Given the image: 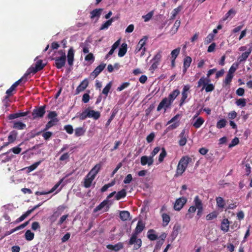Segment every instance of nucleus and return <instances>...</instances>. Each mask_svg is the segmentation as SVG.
Here are the masks:
<instances>
[{"label": "nucleus", "mask_w": 252, "mask_h": 252, "mask_svg": "<svg viewBox=\"0 0 252 252\" xmlns=\"http://www.w3.org/2000/svg\"><path fill=\"white\" fill-rule=\"evenodd\" d=\"M64 129L66 131V132L69 134H71L73 133L74 129L73 128V126L70 125H67L64 126Z\"/></svg>", "instance_id": "55"}, {"label": "nucleus", "mask_w": 252, "mask_h": 252, "mask_svg": "<svg viewBox=\"0 0 252 252\" xmlns=\"http://www.w3.org/2000/svg\"><path fill=\"white\" fill-rule=\"evenodd\" d=\"M211 82V79L210 78H207L206 77H202L197 82V88H200L202 86H203L202 90L204 89V88L207 85L208 83Z\"/></svg>", "instance_id": "21"}, {"label": "nucleus", "mask_w": 252, "mask_h": 252, "mask_svg": "<svg viewBox=\"0 0 252 252\" xmlns=\"http://www.w3.org/2000/svg\"><path fill=\"white\" fill-rule=\"evenodd\" d=\"M145 227V223L141 220L138 221L136 226L134 229V232L132 233L127 244L129 246H133V250H137L142 246V240L140 238H138V235L142 232Z\"/></svg>", "instance_id": "1"}, {"label": "nucleus", "mask_w": 252, "mask_h": 252, "mask_svg": "<svg viewBox=\"0 0 252 252\" xmlns=\"http://www.w3.org/2000/svg\"><path fill=\"white\" fill-rule=\"evenodd\" d=\"M89 81L87 79L83 80L80 85L77 87L75 94H78L80 92L84 91L88 86Z\"/></svg>", "instance_id": "11"}, {"label": "nucleus", "mask_w": 252, "mask_h": 252, "mask_svg": "<svg viewBox=\"0 0 252 252\" xmlns=\"http://www.w3.org/2000/svg\"><path fill=\"white\" fill-rule=\"evenodd\" d=\"M15 90L14 89H11V87L9 89H8L6 92V95L4 96L3 99V102H4V103H7L9 97L13 95V92Z\"/></svg>", "instance_id": "39"}, {"label": "nucleus", "mask_w": 252, "mask_h": 252, "mask_svg": "<svg viewBox=\"0 0 252 252\" xmlns=\"http://www.w3.org/2000/svg\"><path fill=\"white\" fill-rule=\"evenodd\" d=\"M148 38V37L147 36H144L139 40L138 43L136 45V49L134 51L135 54L138 53L139 51L142 50L141 56L144 55L146 51V48L144 46L146 44V42Z\"/></svg>", "instance_id": "3"}, {"label": "nucleus", "mask_w": 252, "mask_h": 252, "mask_svg": "<svg viewBox=\"0 0 252 252\" xmlns=\"http://www.w3.org/2000/svg\"><path fill=\"white\" fill-rule=\"evenodd\" d=\"M171 104L172 102L170 101L168 98H167V97H165L161 101V102L158 105L157 108V111H159L162 108L164 109V110H166V108L169 107Z\"/></svg>", "instance_id": "10"}, {"label": "nucleus", "mask_w": 252, "mask_h": 252, "mask_svg": "<svg viewBox=\"0 0 252 252\" xmlns=\"http://www.w3.org/2000/svg\"><path fill=\"white\" fill-rule=\"evenodd\" d=\"M147 237L151 241H154L158 238V236L155 233L154 229H150L147 232Z\"/></svg>", "instance_id": "30"}, {"label": "nucleus", "mask_w": 252, "mask_h": 252, "mask_svg": "<svg viewBox=\"0 0 252 252\" xmlns=\"http://www.w3.org/2000/svg\"><path fill=\"white\" fill-rule=\"evenodd\" d=\"M112 87V82H110L103 89L102 93L104 94L106 97L108 95V93Z\"/></svg>", "instance_id": "46"}, {"label": "nucleus", "mask_w": 252, "mask_h": 252, "mask_svg": "<svg viewBox=\"0 0 252 252\" xmlns=\"http://www.w3.org/2000/svg\"><path fill=\"white\" fill-rule=\"evenodd\" d=\"M103 9L102 8H98V9H95L92 10L90 12V18L91 19H93L94 18L96 17L98 19L101 15V12L102 11Z\"/></svg>", "instance_id": "22"}, {"label": "nucleus", "mask_w": 252, "mask_h": 252, "mask_svg": "<svg viewBox=\"0 0 252 252\" xmlns=\"http://www.w3.org/2000/svg\"><path fill=\"white\" fill-rule=\"evenodd\" d=\"M29 111H26L25 112H18L10 114L8 118L9 120H13L14 119L27 116L29 114Z\"/></svg>", "instance_id": "23"}, {"label": "nucleus", "mask_w": 252, "mask_h": 252, "mask_svg": "<svg viewBox=\"0 0 252 252\" xmlns=\"http://www.w3.org/2000/svg\"><path fill=\"white\" fill-rule=\"evenodd\" d=\"M181 21L180 20H177L171 29V32L173 34H175L178 31V30L180 26Z\"/></svg>", "instance_id": "42"}, {"label": "nucleus", "mask_w": 252, "mask_h": 252, "mask_svg": "<svg viewBox=\"0 0 252 252\" xmlns=\"http://www.w3.org/2000/svg\"><path fill=\"white\" fill-rule=\"evenodd\" d=\"M182 7L181 6H178V7L174 9L172 12V15L170 18V20H173L175 18L177 15L179 13V12L181 10Z\"/></svg>", "instance_id": "47"}, {"label": "nucleus", "mask_w": 252, "mask_h": 252, "mask_svg": "<svg viewBox=\"0 0 252 252\" xmlns=\"http://www.w3.org/2000/svg\"><path fill=\"white\" fill-rule=\"evenodd\" d=\"M235 103L238 106L244 107L246 105V99L244 98H239L236 100Z\"/></svg>", "instance_id": "44"}, {"label": "nucleus", "mask_w": 252, "mask_h": 252, "mask_svg": "<svg viewBox=\"0 0 252 252\" xmlns=\"http://www.w3.org/2000/svg\"><path fill=\"white\" fill-rule=\"evenodd\" d=\"M196 207L194 205L190 206L188 210V213L186 214V216L188 217L189 216V218H192V216H191L189 213H194L196 211Z\"/></svg>", "instance_id": "59"}, {"label": "nucleus", "mask_w": 252, "mask_h": 252, "mask_svg": "<svg viewBox=\"0 0 252 252\" xmlns=\"http://www.w3.org/2000/svg\"><path fill=\"white\" fill-rule=\"evenodd\" d=\"M180 50L181 48L180 47H178L172 50L171 53V58L176 59L180 52Z\"/></svg>", "instance_id": "50"}, {"label": "nucleus", "mask_w": 252, "mask_h": 252, "mask_svg": "<svg viewBox=\"0 0 252 252\" xmlns=\"http://www.w3.org/2000/svg\"><path fill=\"white\" fill-rule=\"evenodd\" d=\"M190 86L189 85H185L182 92V97L180 99V105L182 106L185 102L186 99L188 96V92L190 89Z\"/></svg>", "instance_id": "9"}, {"label": "nucleus", "mask_w": 252, "mask_h": 252, "mask_svg": "<svg viewBox=\"0 0 252 252\" xmlns=\"http://www.w3.org/2000/svg\"><path fill=\"white\" fill-rule=\"evenodd\" d=\"M192 59L189 56L186 57L184 59L183 72L185 73L189 67Z\"/></svg>", "instance_id": "24"}, {"label": "nucleus", "mask_w": 252, "mask_h": 252, "mask_svg": "<svg viewBox=\"0 0 252 252\" xmlns=\"http://www.w3.org/2000/svg\"><path fill=\"white\" fill-rule=\"evenodd\" d=\"M214 37H215L213 33H209L205 38V44L207 45L210 43L214 40Z\"/></svg>", "instance_id": "49"}, {"label": "nucleus", "mask_w": 252, "mask_h": 252, "mask_svg": "<svg viewBox=\"0 0 252 252\" xmlns=\"http://www.w3.org/2000/svg\"><path fill=\"white\" fill-rule=\"evenodd\" d=\"M65 208V207L64 206H60L58 208V211H56L54 212V215L58 217L62 214V211H63Z\"/></svg>", "instance_id": "60"}, {"label": "nucleus", "mask_w": 252, "mask_h": 252, "mask_svg": "<svg viewBox=\"0 0 252 252\" xmlns=\"http://www.w3.org/2000/svg\"><path fill=\"white\" fill-rule=\"evenodd\" d=\"M189 132L185 128L183 129L179 135L180 140L178 143L180 146H184L187 142V138L189 136Z\"/></svg>", "instance_id": "4"}, {"label": "nucleus", "mask_w": 252, "mask_h": 252, "mask_svg": "<svg viewBox=\"0 0 252 252\" xmlns=\"http://www.w3.org/2000/svg\"><path fill=\"white\" fill-rule=\"evenodd\" d=\"M161 53H162V52L161 51H159L156 54V55H155V56L154 57V58L153 59V61H154L155 62L159 63V62L161 61V57H162Z\"/></svg>", "instance_id": "52"}, {"label": "nucleus", "mask_w": 252, "mask_h": 252, "mask_svg": "<svg viewBox=\"0 0 252 252\" xmlns=\"http://www.w3.org/2000/svg\"><path fill=\"white\" fill-rule=\"evenodd\" d=\"M75 51L73 47H70L67 52V60L68 64L69 66H71L73 64L74 57Z\"/></svg>", "instance_id": "12"}, {"label": "nucleus", "mask_w": 252, "mask_h": 252, "mask_svg": "<svg viewBox=\"0 0 252 252\" xmlns=\"http://www.w3.org/2000/svg\"><path fill=\"white\" fill-rule=\"evenodd\" d=\"M217 205L219 208L223 209L225 206V201L221 197H217L216 198Z\"/></svg>", "instance_id": "36"}, {"label": "nucleus", "mask_w": 252, "mask_h": 252, "mask_svg": "<svg viewBox=\"0 0 252 252\" xmlns=\"http://www.w3.org/2000/svg\"><path fill=\"white\" fill-rule=\"evenodd\" d=\"M32 73V66L30 67L27 70L26 73L18 81L15 82L10 87L11 89H14V90L17 88V87L22 82H26L28 76Z\"/></svg>", "instance_id": "5"}, {"label": "nucleus", "mask_w": 252, "mask_h": 252, "mask_svg": "<svg viewBox=\"0 0 252 252\" xmlns=\"http://www.w3.org/2000/svg\"><path fill=\"white\" fill-rule=\"evenodd\" d=\"M85 60L86 61L91 62V63H93L94 60V57L92 53H89L86 56Z\"/></svg>", "instance_id": "63"}, {"label": "nucleus", "mask_w": 252, "mask_h": 252, "mask_svg": "<svg viewBox=\"0 0 252 252\" xmlns=\"http://www.w3.org/2000/svg\"><path fill=\"white\" fill-rule=\"evenodd\" d=\"M153 11H150L146 15L143 16L142 17L144 19V22H146L149 21L153 17Z\"/></svg>", "instance_id": "57"}, {"label": "nucleus", "mask_w": 252, "mask_h": 252, "mask_svg": "<svg viewBox=\"0 0 252 252\" xmlns=\"http://www.w3.org/2000/svg\"><path fill=\"white\" fill-rule=\"evenodd\" d=\"M193 202L194 204V206L196 207L197 209L202 208L203 207V203L202 200L199 198V196L196 195L194 199Z\"/></svg>", "instance_id": "37"}, {"label": "nucleus", "mask_w": 252, "mask_h": 252, "mask_svg": "<svg viewBox=\"0 0 252 252\" xmlns=\"http://www.w3.org/2000/svg\"><path fill=\"white\" fill-rule=\"evenodd\" d=\"M192 161V158L188 156L182 157L180 159L177 165L175 177H178L182 175L186 171L188 164Z\"/></svg>", "instance_id": "2"}, {"label": "nucleus", "mask_w": 252, "mask_h": 252, "mask_svg": "<svg viewBox=\"0 0 252 252\" xmlns=\"http://www.w3.org/2000/svg\"><path fill=\"white\" fill-rule=\"evenodd\" d=\"M58 121V119L55 118L49 121L46 125L44 131H46L49 129L52 126L56 125V123Z\"/></svg>", "instance_id": "41"}, {"label": "nucleus", "mask_w": 252, "mask_h": 252, "mask_svg": "<svg viewBox=\"0 0 252 252\" xmlns=\"http://www.w3.org/2000/svg\"><path fill=\"white\" fill-rule=\"evenodd\" d=\"M204 89L205 90V92H211L214 90L215 89V86L211 83H208L207 85L205 86L204 88Z\"/></svg>", "instance_id": "54"}, {"label": "nucleus", "mask_w": 252, "mask_h": 252, "mask_svg": "<svg viewBox=\"0 0 252 252\" xmlns=\"http://www.w3.org/2000/svg\"><path fill=\"white\" fill-rule=\"evenodd\" d=\"M106 66V64L104 63H101L98 66H97L94 70L91 73V76L94 78L96 77L102 71Z\"/></svg>", "instance_id": "14"}, {"label": "nucleus", "mask_w": 252, "mask_h": 252, "mask_svg": "<svg viewBox=\"0 0 252 252\" xmlns=\"http://www.w3.org/2000/svg\"><path fill=\"white\" fill-rule=\"evenodd\" d=\"M249 57V52H244L242 54L241 56H240L237 59V62H236L239 64L241 63L245 62L248 58Z\"/></svg>", "instance_id": "33"}, {"label": "nucleus", "mask_w": 252, "mask_h": 252, "mask_svg": "<svg viewBox=\"0 0 252 252\" xmlns=\"http://www.w3.org/2000/svg\"><path fill=\"white\" fill-rule=\"evenodd\" d=\"M126 195V191L125 189H122L121 190L118 191L116 193L115 198L116 200H119L122 198H125Z\"/></svg>", "instance_id": "32"}, {"label": "nucleus", "mask_w": 252, "mask_h": 252, "mask_svg": "<svg viewBox=\"0 0 252 252\" xmlns=\"http://www.w3.org/2000/svg\"><path fill=\"white\" fill-rule=\"evenodd\" d=\"M108 203V200H104L102 202H101L98 206H97L94 210V212L96 213L101 209H102L104 207H106L105 211H107L109 209V207L108 205H107Z\"/></svg>", "instance_id": "19"}, {"label": "nucleus", "mask_w": 252, "mask_h": 252, "mask_svg": "<svg viewBox=\"0 0 252 252\" xmlns=\"http://www.w3.org/2000/svg\"><path fill=\"white\" fill-rule=\"evenodd\" d=\"M100 164H96L88 173L89 175H92V176H94L95 178L97 174L98 173L101 168Z\"/></svg>", "instance_id": "29"}, {"label": "nucleus", "mask_w": 252, "mask_h": 252, "mask_svg": "<svg viewBox=\"0 0 252 252\" xmlns=\"http://www.w3.org/2000/svg\"><path fill=\"white\" fill-rule=\"evenodd\" d=\"M130 217V213L127 211H122L120 213V218L123 221L127 220Z\"/></svg>", "instance_id": "34"}, {"label": "nucleus", "mask_w": 252, "mask_h": 252, "mask_svg": "<svg viewBox=\"0 0 252 252\" xmlns=\"http://www.w3.org/2000/svg\"><path fill=\"white\" fill-rule=\"evenodd\" d=\"M75 136L76 137H79L83 136L86 131V129L84 127H78L75 129Z\"/></svg>", "instance_id": "28"}, {"label": "nucleus", "mask_w": 252, "mask_h": 252, "mask_svg": "<svg viewBox=\"0 0 252 252\" xmlns=\"http://www.w3.org/2000/svg\"><path fill=\"white\" fill-rule=\"evenodd\" d=\"M239 65V64L237 63H233L229 68L228 73L231 75H233V74L238 68Z\"/></svg>", "instance_id": "51"}, {"label": "nucleus", "mask_w": 252, "mask_h": 252, "mask_svg": "<svg viewBox=\"0 0 252 252\" xmlns=\"http://www.w3.org/2000/svg\"><path fill=\"white\" fill-rule=\"evenodd\" d=\"M116 113H117L116 111H115L114 110H113L112 111V114H111L110 118H109V119L108 120L107 122H106V126H108L110 125V124L111 123L112 121L113 120V119L115 117Z\"/></svg>", "instance_id": "61"}, {"label": "nucleus", "mask_w": 252, "mask_h": 252, "mask_svg": "<svg viewBox=\"0 0 252 252\" xmlns=\"http://www.w3.org/2000/svg\"><path fill=\"white\" fill-rule=\"evenodd\" d=\"M229 221L227 219H223L221 223L220 228L224 232H226L229 230Z\"/></svg>", "instance_id": "25"}, {"label": "nucleus", "mask_w": 252, "mask_h": 252, "mask_svg": "<svg viewBox=\"0 0 252 252\" xmlns=\"http://www.w3.org/2000/svg\"><path fill=\"white\" fill-rule=\"evenodd\" d=\"M88 114L89 115V118H93L94 119L98 120L100 117V113L98 111H95L93 110H88Z\"/></svg>", "instance_id": "26"}, {"label": "nucleus", "mask_w": 252, "mask_h": 252, "mask_svg": "<svg viewBox=\"0 0 252 252\" xmlns=\"http://www.w3.org/2000/svg\"><path fill=\"white\" fill-rule=\"evenodd\" d=\"M94 177L92 175H89V174L86 175L84 178V186L86 188H89L91 187L93 180L94 179Z\"/></svg>", "instance_id": "18"}, {"label": "nucleus", "mask_w": 252, "mask_h": 252, "mask_svg": "<svg viewBox=\"0 0 252 252\" xmlns=\"http://www.w3.org/2000/svg\"><path fill=\"white\" fill-rule=\"evenodd\" d=\"M239 142V138L237 137H235L232 139L231 143L229 144L228 147L232 148L236 145H237Z\"/></svg>", "instance_id": "62"}, {"label": "nucleus", "mask_w": 252, "mask_h": 252, "mask_svg": "<svg viewBox=\"0 0 252 252\" xmlns=\"http://www.w3.org/2000/svg\"><path fill=\"white\" fill-rule=\"evenodd\" d=\"M127 45L126 43H123L119 50L118 56L123 57L126 54L127 51Z\"/></svg>", "instance_id": "27"}, {"label": "nucleus", "mask_w": 252, "mask_h": 252, "mask_svg": "<svg viewBox=\"0 0 252 252\" xmlns=\"http://www.w3.org/2000/svg\"><path fill=\"white\" fill-rule=\"evenodd\" d=\"M226 121L225 119H222L219 120L217 122L216 126L218 128L220 129L223 127H224L226 126Z\"/></svg>", "instance_id": "48"}, {"label": "nucleus", "mask_w": 252, "mask_h": 252, "mask_svg": "<svg viewBox=\"0 0 252 252\" xmlns=\"http://www.w3.org/2000/svg\"><path fill=\"white\" fill-rule=\"evenodd\" d=\"M204 122V120L201 117H199L193 124V126L196 128H198L203 125Z\"/></svg>", "instance_id": "38"}, {"label": "nucleus", "mask_w": 252, "mask_h": 252, "mask_svg": "<svg viewBox=\"0 0 252 252\" xmlns=\"http://www.w3.org/2000/svg\"><path fill=\"white\" fill-rule=\"evenodd\" d=\"M106 248L109 250H111L116 252H118L123 249L124 245L123 243L119 242L114 245L111 244L107 245L106 246Z\"/></svg>", "instance_id": "16"}, {"label": "nucleus", "mask_w": 252, "mask_h": 252, "mask_svg": "<svg viewBox=\"0 0 252 252\" xmlns=\"http://www.w3.org/2000/svg\"><path fill=\"white\" fill-rule=\"evenodd\" d=\"M140 162L142 165L148 164L150 166L153 164L154 159L151 156L147 157L146 156H144L141 158Z\"/></svg>", "instance_id": "17"}, {"label": "nucleus", "mask_w": 252, "mask_h": 252, "mask_svg": "<svg viewBox=\"0 0 252 252\" xmlns=\"http://www.w3.org/2000/svg\"><path fill=\"white\" fill-rule=\"evenodd\" d=\"M167 155V153L166 151V150L164 148H162L161 149V152L159 154V157H158V161L159 162H162L163 161L164 158Z\"/></svg>", "instance_id": "45"}, {"label": "nucleus", "mask_w": 252, "mask_h": 252, "mask_svg": "<svg viewBox=\"0 0 252 252\" xmlns=\"http://www.w3.org/2000/svg\"><path fill=\"white\" fill-rule=\"evenodd\" d=\"M54 60L55 66L58 69L62 68L65 64L66 58H63V57H56Z\"/></svg>", "instance_id": "13"}, {"label": "nucleus", "mask_w": 252, "mask_h": 252, "mask_svg": "<svg viewBox=\"0 0 252 252\" xmlns=\"http://www.w3.org/2000/svg\"><path fill=\"white\" fill-rule=\"evenodd\" d=\"M16 138L15 134L11 133L8 136V143H12L14 142Z\"/></svg>", "instance_id": "64"}, {"label": "nucleus", "mask_w": 252, "mask_h": 252, "mask_svg": "<svg viewBox=\"0 0 252 252\" xmlns=\"http://www.w3.org/2000/svg\"><path fill=\"white\" fill-rule=\"evenodd\" d=\"M45 106H42L39 108L35 107L32 111V118L33 119L39 117L42 118L45 113Z\"/></svg>", "instance_id": "7"}, {"label": "nucleus", "mask_w": 252, "mask_h": 252, "mask_svg": "<svg viewBox=\"0 0 252 252\" xmlns=\"http://www.w3.org/2000/svg\"><path fill=\"white\" fill-rule=\"evenodd\" d=\"M63 179L60 180L56 185L54 186V187L48 191H36L35 192V194L37 195H45L49 193H51L53 192L55 190H56L59 186L63 182Z\"/></svg>", "instance_id": "15"}, {"label": "nucleus", "mask_w": 252, "mask_h": 252, "mask_svg": "<svg viewBox=\"0 0 252 252\" xmlns=\"http://www.w3.org/2000/svg\"><path fill=\"white\" fill-rule=\"evenodd\" d=\"M217 217V214L216 212H212L209 214H208L206 217V219L207 220H212Z\"/></svg>", "instance_id": "56"}, {"label": "nucleus", "mask_w": 252, "mask_h": 252, "mask_svg": "<svg viewBox=\"0 0 252 252\" xmlns=\"http://www.w3.org/2000/svg\"><path fill=\"white\" fill-rule=\"evenodd\" d=\"M187 199L185 197H180L176 199L174 205V209L176 211H180L187 203Z\"/></svg>", "instance_id": "6"}, {"label": "nucleus", "mask_w": 252, "mask_h": 252, "mask_svg": "<svg viewBox=\"0 0 252 252\" xmlns=\"http://www.w3.org/2000/svg\"><path fill=\"white\" fill-rule=\"evenodd\" d=\"M233 77V75H231L230 74L227 73L226 75L225 79L223 81V83L226 85H228L232 81V79Z\"/></svg>", "instance_id": "53"}, {"label": "nucleus", "mask_w": 252, "mask_h": 252, "mask_svg": "<svg viewBox=\"0 0 252 252\" xmlns=\"http://www.w3.org/2000/svg\"><path fill=\"white\" fill-rule=\"evenodd\" d=\"M32 213V209L28 210L26 213L22 215L20 217L18 218L16 221V223L20 222L25 220Z\"/></svg>", "instance_id": "43"}, {"label": "nucleus", "mask_w": 252, "mask_h": 252, "mask_svg": "<svg viewBox=\"0 0 252 252\" xmlns=\"http://www.w3.org/2000/svg\"><path fill=\"white\" fill-rule=\"evenodd\" d=\"M163 225L166 226L170 220V217L169 215L166 213H163L161 215Z\"/></svg>", "instance_id": "40"}, {"label": "nucleus", "mask_w": 252, "mask_h": 252, "mask_svg": "<svg viewBox=\"0 0 252 252\" xmlns=\"http://www.w3.org/2000/svg\"><path fill=\"white\" fill-rule=\"evenodd\" d=\"M29 221L30 220L27 221L26 222H25L23 224H22L20 225L19 226L15 227V228L11 229L9 231H6L5 234H4V236H6L9 235L11 234L12 233H14V232H15L16 231H17V230H19L20 229L24 228L25 227H26L29 224Z\"/></svg>", "instance_id": "20"}, {"label": "nucleus", "mask_w": 252, "mask_h": 252, "mask_svg": "<svg viewBox=\"0 0 252 252\" xmlns=\"http://www.w3.org/2000/svg\"><path fill=\"white\" fill-rule=\"evenodd\" d=\"M180 94V91L178 89L174 90L167 97L172 103L174 100L177 97V96Z\"/></svg>", "instance_id": "31"}, {"label": "nucleus", "mask_w": 252, "mask_h": 252, "mask_svg": "<svg viewBox=\"0 0 252 252\" xmlns=\"http://www.w3.org/2000/svg\"><path fill=\"white\" fill-rule=\"evenodd\" d=\"M36 61L35 66L32 67V74L36 73L37 72L42 70L46 65V63H43L42 60H34Z\"/></svg>", "instance_id": "8"}, {"label": "nucleus", "mask_w": 252, "mask_h": 252, "mask_svg": "<svg viewBox=\"0 0 252 252\" xmlns=\"http://www.w3.org/2000/svg\"><path fill=\"white\" fill-rule=\"evenodd\" d=\"M130 85V83L129 82H125L121 84L119 87H118L117 89V91H122L125 89L127 88Z\"/></svg>", "instance_id": "58"}, {"label": "nucleus", "mask_w": 252, "mask_h": 252, "mask_svg": "<svg viewBox=\"0 0 252 252\" xmlns=\"http://www.w3.org/2000/svg\"><path fill=\"white\" fill-rule=\"evenodd\" d=\"M13 127L15 129L21 130L25 129L26 127V126L22 122L14 121Z\"/></svg>", "instance_id": "35"}]
</instances>
